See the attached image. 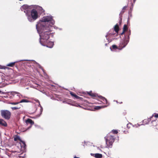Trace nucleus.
<instances>
[{
	"mask_svg": "<svg viewBox=\"0 0 158 158\" xmlns=\"http://www.w3.org/2000/svg\"><path fill=\"white\" fill-rule=\"evenodd\" d=\"M52 26L48 27H39V31L37 30L40 34V42L42 45L46 46L49 48H52L54 45L53 42H51L48 43V40L49 38V35L52 30Z\"/></svg>",
	"mask_w": 158,
	"mask_h": 158,
	"instance_id": "obj_1",
	"label": "nucleus"
},
{
	"mask_svg": "<svg viewBox=\"0 0 158 158\" xmlns=\"http://www.w3.org/2000/svg\"><path fill=\"white\" fill-rule=\"evenodd\" d=\"M50 22V23L53 25L55 23L52 17L51 16H47L43 17L38 23L36 25V28L37 30L39 31L38 28L39 27H48L51 25H48L46 24L45 22Z\"/></svg>",
	"mask_w": 158,
	"mask_h": 158,
	"instance_id": "obj_2",
	"label": "nucleus"
},
{
	"mask_svg": "<svg viewBox=\"0 0 158 158\" xmlns=\"http://www.w3.org/2000/svg\"><path fill=\"white\" fill-rule=\"evenodd\" d=\"M26 13L28 20L30 22H33L36 20L39 17V13L35 9H33L30 13H28L27 10L24 11Z\"/></svg>",
	"mask_w": 158,
	"mask_h": 158,
	"instance_id": "obj_3",
	"label": "nucleus"
},
{
	"mask_svg": "<svg viewBox=\"0 0 158 158\" xmlns=\"http://www.w3.org/2000/svg\"><path fill=\"white\" fill-rule=\"evenodd\" d=\"M105 139L107 146L109 147H111L114 141V138L113 136L108 135L105 137Z\"/></svg>",
	"mask_w": 158,
	"mask_h": 158,
	"instance_id": "obj_4",
	"label": "nucleus"
},
{
	"mask_svg": "<svg viewBox=\"0 0 158 158\" xmlns=\"http://www.w3.org/2000/svg\"><path fill=\"white\" fill-rule=\"evenodd\" d=\"M2 116L6 119H9L10 116V112L7 110H2L1 111Z\"/></svg>",
	"mask_w": 158,
	"mask_h": 158,
	"instance_id": "obj_5",
	"label": "nucleus"
},
{
	"mask_svg": "<svg viewBox=\"0 0 158 158\" xmlns=\"http://www.w3.org/2000/svg\"><path fill=\"white\" fill-rule=\"evenodd\" d=\"M123 42L121 43L119 45V47L121 48H119L118 49H121L123 48L127 44L128 41L127 40H126L125 39H124V40Z\"/></svg>",
	"mask_w": 158,
	"mask_h": 158,
	"instance_id": "obj_6",
	"label": "nucleus"
},
{
	"mask_svg": "<svg viewBox=\"0 0 158 158\" xmlns=\"http://www.w3.org/2000/svg\"><path fill=\"white\" fill-rule=\"evenodd\" d=\"M25 123L27 125H28L29 124H31V125L29 127L28 129L31 128L32 125L34 124V122L32 121V120L29 118H28L26 120Z\"/></svg>",
	"mask_w": 158,
	"mask_h": 158,
	"instance_id": "obj_7",
	"label": "nucleus"
},
{
	"mask_svg": "<svg viewBox=\"0 0 158 158\" xmlns=\"http://www.w3.org/2000/svg\"><path fill=\"white\" fill-rule=\"evenodd\" d=\"M92 156H94L96 158H101L102 157V155L99 153L91 154Z\"/></svg>",
	"mask_w": 158,
	"mask_h": 158,
	"instance_id": "obj_8",
	"label": "nucleus"
},
{
	"mask_svg": "<svg viewBox=\"0 0 158 158\" xmlns=\"http://www.w3.org/2000/svg\"><path fill=\"white\" fill-rule=\"evenodd\" d=\"M37 10L39 11V13H41L44 12V10L40 6H37L36 7Z\"/></svg>",
	"mask_w": 158,
	"mask_h": 158,
	"instance_id": "obj_9",
	"label": "nucleus"
},
{
	"mask_svg": "<svg viewBox=\"0 0 158 158\" xmlns=\"http://www.w3.org/2000/svg\"><path fill=\"white\" fill-rule=\"evenodd\" d=\"M0 124H2L4 126H7L6 123L2 119H0Z\"/></svg>",
	"mask_w": 158,
	"mask_h": 158,
	"instance_id": "obj_10",
	"label": "nucleus"
},
{
	"mask_svg": "<svg viewBox=\"0 0 158 158\" xmlns=\"http://www.w3.org/2000/svg\"><path fill=\"white\" fill-rule=\"evenodd\" d=\"M70 94L73 96L75 98H76L77 99H79L80 98L78 96H77L76 95L74 94V93H73L72 92H70Z\"/></svg>",
	"mask_w": 158,
	"mask_h": 158,
	"instance_id": "obj_11",
	"label": "nucleus"
},
{
	"mask_svg": "<svg viewBox=\"0 0 158 158\" xmlns=\"http://www.w3.org/2000/svg\"><path fill=\"white\" fill-rule=\"evenodd\" d=\"M70 94L73 96L75 98H76L77 99H79L80 98L78 96H77L76 95L74 94V93H73L72 92H70Z\"/></svg>",
	"mask_w": 158,
	"mask_h": 158,
	"instance_id": "obj_12",
	"label": "nucleus"
},
{
	"mask_svg": "<svg viewBox=\"0 0 158 158\" xmlns=\"http://www.w3.org/2000/svg\"><path fill=\"white\" fill-rule=\"evenodd\" d=\"M118 48L115 45H113L112 48H110V49L112 51H114V49H117Z\"/></svg>",
	"mask_w": 158,
	"mask_h": 158,
	"instance_id": "obj_13",
	"label": "nucleus"
},
{
	"mask_svg": "<svg viewBox=\"0 0 158 158\" xmlns=\"http://www.w3.org/2000/svg\"><path fill=\"white\" fill-rule=\"evenodd\" d=\"M28 8V7L27 5H23V6H22L21 8V9L22 10V9H25L26 10H26Z\"/></svg>",
	"mask_w": 158,
	"mask_h": 158,
	"instance_id": "obj_14",
	"label": "nucleus"
},
{
	"mask_svg": "<svg viewBox=\"0 0 158 158\" xmlns=\"http://www.w3.org/2000/svg\"><path fill=\"white\" fill-rule=\"evenodd\" d=\"M107 106H97L95 108L96 109H99L101 108L105 107Z\"/></svg>",
	"mask_w": 158,
	"mask_h": 158,
	"instance_id": "obj_15",
	"label": "nucleus"
},
{
	"mask_svg": "<svg viewBox=\"0 0 158 158\" xmlns=\"http://www.w3.org/2000/svg\"><path fill=\"white\" fill-rule=\"evenodd\" d=\"M15 63V62H12V63H10L7 64V66H10V67H12L14 65Z\"/></svg>",
	"mask_w": 158,
	"mask_h": 158,
	"instance_id": "obj_16",
	"label": "nucleus"
},
{
	"mask_svg": "<svg viewBox=\"0 0 158 158\" xmlns=\"http://www.w3.org/2000/svg\"><path fill=\"white\" fill-rule=\"evenodd\" d=\"M114 29L115 31L117 32L118 31V27L117 25H116L114 27Z\"/></svg>",
	"mask_w": 158,
	"mask_h": 158,
	"instance_id": "obj_17",
	"label": "nucleus"
},
{
	"mask_svg": "<svg viewBox=\"0 0 158 158\" xmlns=\"http://www.w3.org/2000/svg\"><path fill=\"white\" fill-rule=\"evenodd\" d=\"M29 102V101L26 99H23L21 100L20 102H19L20 103H23V102Z\"/></svg>",
	"mask_w": 158,
	"mask_h": 158,
	"instance_id": "obj_18",
	"label": "nucleus"
},
{
	"mask_svg": "<svg viewBox=\"0 0 158 158\" xmlns=\"http://www.w3.org/2000/svg\"><path fill=\"white\" fill-rule=\"evenodd\" d=\"M127 29V26L126 25H124L123 28V31H126Z\"/></svg>",
	"mask_w": 158,
	"mask_h": 158,
	"instance_id": "obj_19",
	"label": "nucleus"
},
{
	"mask_svg": "<svg viewBox=\"0 0 158 158\" xmlns=\"http://www.w3.org/2000/svg\"><path fill=\"white\" fill-rule=\"evenodd\" d=\"M99 98L102 99L103 101H105L107 102V100L105 98L101 96H100Z\"/></svg>",
	"mask_w": 158,
	"mask_h": 158,
	"instance_id": "obj_20",
	"label": "nucleus"
},
{
	"mask_svg": "<svg viewBox=\"0 0 158 158\" xmlns=\"http://www.w3.org/2000/svg\"><path fill=\"white\" fill-rule=\"evenodd\" d=\"M20 108V106H18V107H11V108L13 110H14L18 109H19Z\"/></svg>",
	"mask_w": 158,
	"mask_h": 158,
	"instance_id": "obj_21",
	"label": "nucleus"
},
{
	"mask_svg": "<svg viewBox=\"0 0 158 158\" xmlns=\"http://www.w3.org/2000/svg\"><path fill=\"white\" fill-rule=\"evenodd\" d=\"M153 116H154L156 118H158V114L154 113L153 114L152 116V118Z\"/></svg>",
	"mask_w": 158,
	"mask_h": 158,
	"instance_id": "obj_22",
	"label": "nucleus"
},
{
	"mask_svg": "<svg viewBox=\"0 0 158 158\" xmlns=\"http://www.w3.org/2000/svg\"><path fill=\"white\" fill-rule=\"evenodd\" d=\"M88 94L89 95L92 97H94L96 96L95 94H93L91 92H89L88 93Z\"/></svg>",
	"mask_w": 158,
	"mask_h": 158,
	"instance_id": "obj_23",
	"label": "nucleus"
},
{
	"mask_svg": "<svg viewBox=\"0 0 158 158\" xmlns=\"http://www.w3.org/2000/svg\"><path fill=\"white\" fill-rule=\"evenodd\" d=\"M19 103V102H11V103H10V104H11L12 105H15L18 104Z\"/></svg>",
	"mask_w": 158,
	"mask_h": 158,
	"instance_id": "obj_24",
	"label": "nucleus"
},
{
	"mask_svg": "<svg viewBox=\"0 0 158 158\" xmlns=\"http://www.w3.org/2000/svg\"><path fill=\"white\" fill-rule=\"evenodd\" d=\"M112 132L114 134H117L118 133L117 130H113Z\"/></svg>",
	"mask_w": 158,
	"mask_h": 158,
	"instance_id": "obj_25",
	"label": "nucleus"
},
{
	"mask_svg": "<svg viewBox=\"0 0 158 158\" xmlns=\"http://www.w3.org/2000/svg\"><path fill=\"white\" fill-rule=\"evenodd\" d=\"M21 142L22 143V144H21V145H23L24 147H25L26 145L25 144L24 142L23 141H22Z\"/></svg>",
	"mask_w": 158,
	"mask_h": 158,
	"instance_id": "obj_26",
	"label": "nucleus"
},
{
	"mask_svg": "<svg viewBox=\"0 0 158 158\" xmlns=\"http://www.w3.org/2000/svg\"><path fill=\"white\" fill-rule=\"evenodd\" d=\"M42 111V109L41 108L40 109V115L41 114Z\"/></svg>",
	"mask_w": 158,
	"mask_h": 158,
	"instance_id": "obj_27",
	"label": "nucleus"
},
{
	"mask_svg": "<svg viewBox=\"0 0 158 158\" xmlns=\"http://www.w3.org/2000/svg\"><path fill=\"white\" fill-rule=\"evenodd\" d=\"M124 32H125V31H123V32L121 33V34H123L124 33Z\"/></svg>",
	"mask_w": 158,
	"mask_h": 158,
	"instance_id": "obj_28",
	"label": "nucleus"
},
{
	"mask_svg": "<svg viewBox=\"0 0 158 158\" xmlns=\"http://www.w3.org/2000/svg\"><path fill=\"white\" fill-rule=\"evenodd\" d=\"M2 93V92L1 90H0V94L1 93Z\"/></svg>",
	"mask_w": 158,
	"mask_h": 158,
	"instance_id": "obj_29",
	"label": "nucleus"
},
{
	"mask_svg": "<svg viewBox=\"0 0 158 158\" xmlns=\"http://www.w3.org/2000/svg\"><path fill=\"white\" fill-rule=\"evenodd\" d=\"M137 125H138V126H139V125L138 124H137Z\"/></svg>",
	"mask_w": 158,
	"mask_h": 158,
	"instance_id": "obj_30",
	"label": "nucleus"
},
{
	"mask_svg": "<svg viewBox=\"0 0 158 158\" xmlns=\"http://www.w3.org/2000/svg\"><path fill=\"white\" fill-rule=\"evenodd\" d=\"M14 139H15V141L16 140L15 138Z\"/></svg>",
	"mask_w": 158,
	"mask_h": 158,
	"instance_id": "obj_31",
	"label": "nucleus"
},
{
	"mask_svg": "<svg viewBox=\"0 0 158 158\" xmlns=\"http://www.w3.org/2000/svg\"><path fill=\"white\" fill-rule=\"evenodd\" d=\"M155 122V121H152V122Z\"/></svg>",
	"mask_w": 158,
	"mask_h": 158,
	"instance_id": "obj_32",
	"label": "nucleus"
}]
</instances>
